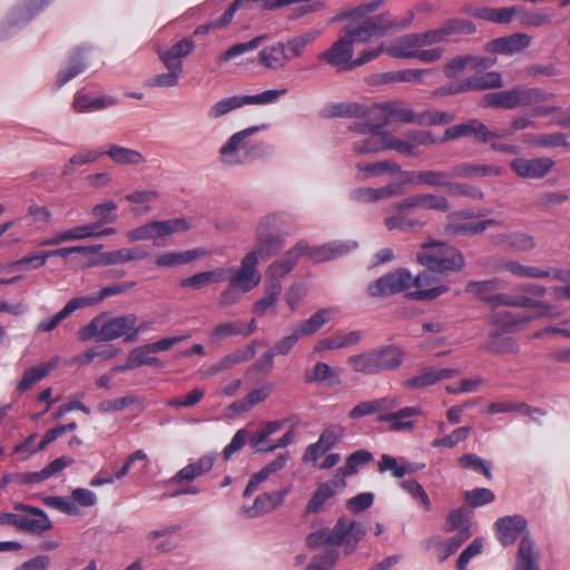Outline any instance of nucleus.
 Segmentation results:
<instances>
[{
  "mask_svg": "<svg viewBox=\"0 0 570 570\" xmlns=\"http://www.w3.org/2000/svg\"><path fill=\"white\" fill-rule=\"evenodd\" d=\"M434 278L428 272L413 277L405 268H399L389 273L367 287L372 297L389 296L401 293L412 286L416 289L409 296L416 301L433 299L448 292L446 285H433Z\"/></svg>",
  "mask_w": 570,
  "mask_h": 570,
  "instance_id": "obj_1",
  "label": "nucleus"
},
{
  "mask_svg": "<svg viewBox=\"0 0 570 570\" xmlns=\"http://www.w3.org/2000/svg\"><path fill=\"white\" fill-rule=\"evenodd\" d=\"M357 247L356 242H332L322 246L308 247L304 242H298L279 258L273 262L267 271V283L277 282L291 273L296 266L298 258L306 255L313 262L320 263L341 257Z\"/></svg>",
  "mask_w": 570,
  "mask_h": 570,
  "instance_id": "obj_2",
  "label": "nucleus"
},
{
  "mask_svg": "<svg viewBox=\"0 0 570 570\" xmlns=\"http://www.w3.org/2000/svg\"><path fill=\"white\" fill-rule=\"evenodd\" d=\"M366 532L363 523L340 517L332 529L324 528L309 533L305 539V544L309 549L322 546L343 547L344 553L350 556L356 550Z\"/></svg>",
  "mask_w": 570,
  "mask_h": 570,
  "instance_id": "obj_3",
  "label": "nucleus"
},
{
  "mask_svg": "<svg viewBox=\"0 0 570 570\" xmlns=\"http://www.w3.org/2000/svg\"><path fill=\"white\" fill-rule=\"evenodd\" d=\"M320 36V30L311 29L285 41L273 42L258 52L257 62L268 70H282L291 61L302 58L306 47Z\"/></svg>",
  "mask_w": 570,
  "mask_h": 570,
  "instance_id": "obj_4",
  "label": "nucleus"
},
{
  "mask_svg": "<svg viewBox=\"0 0 570 570\" xmlns=\"http://www.w3.org/2000/svg\"><path fill=\"white\" fill-rule=\"evenodd\" d=\"M414 14L409 11L406 17L397 19L393 18L390 13H382L362 21H352L344 28V36L348 39L352 46L356 42H368L373 38L384 37L393 30L406 28L413 20Z\"/></svg>",
  "mask_w": 570,
  "mask_h": 570,
  "instance_id": "obj_5",
  "label": "nucleus"
},
{
  "mask_svg": "<svg viewBox=\"0 0 570 570\" xmlns=\"http://www.w3.org/2000/svg\"><path fill=\"white\" fill-rule=\"evenodd\" d=\"M259 130V126H252L230 136L219 149L222 161L229 166H236L250 163L263 156L264 144L249 140V137Z\"/></svg>",
  "mask_w": 570,
  "mask_h": 570,
  "instance_id": "obj_6",
  "label": "nucleus"
},
{
  "mask_svg": "<svg viewBox=\"0 0 570 570\" xmlns=\"http://www.w3.org/2000/svg\"><path fill=\"white\" fill-rule=\"evenodd\" d=\"M105 317L106 315L104 313L99 314L87 325L82 326L78 331L79 340L86 342L95 336H98V341H114L121 336L126 338L130 333V328L137 323V316L135 314L111 317L107 321H105Z\"/></svg>",
  "mask_w": 570,
  "mask_h": 570,
  "instance_id": "obj_7",
  "label": "nucleus"
},
{
  "mask_svg": "<svg viewBox=\"0 0 570 570\" xmlns=\"http://www.w3.org/2000/svg\"><path fill=\"white\" fill-rule=\"evenodd\" d=\"M417 261L432 272H456L464 266L462 254L453 246L442 242H432L422 246Z\"/></svg>",
  "mask_w": 570,
  "mask_h": 570,
  "instance_id": "obj_8",
  "label": "nucleus"
},
{
  "mask_svg": "<svg viewBox=\"0 0 570 570\" xmlns=\"http://www.w3.org/2000/svg\"><path fill=\"white\" fill-rule=\"evenodd\" d=\"M335 313L336 309L334 307L322 308L315 312L309 318L294 325L288 335L278 340L273 345V352H276L277 355L289 354L299 338L316 333Z\"/></svg>",
  "mask_w": 570,
  "mask_h": 570,
  "instance_id": "obj_9",
  "label": "nucleus"
},
{
  "mask_svg": "<svg viewBox=\"0 0 570 570\" xmlns=\"http://www.w3.org/2000/svg\"><path fill=\"white\" fill-rule=\"evenodd\" d=\"M277 222L278 216L269 214L262 217L257 224L256 245L248 253H254L258 261L276 255L284 247V237L274 233Z\"/></svg>",
  "mask_w": 570,
  "mask_h": 570,
  "instance_id": "obj_10",
  "label": "nucleus"
},
{
  "mask_svg": "<svg viewBox=\"0 0 570 570\" xmlns=\"http://www.w3.org/2000/svg\"><path fill=\"white\" fill-rule=\"evenodd\" d=\"M188 227L187 222L181 218L155 220L129 230L126 236L129 242L154 239L155 245L159 246L158 238L187 230Z\"/></svg>",
  "mask_w": 570,
  "mask_h": 570,
  "instance_id": "obj_11",
  "label": "nucleus"
},
{
  "mask_svg": "<svg viewBox=\"0 0 570 570\" xmlns=\"http://www.w3.org/2000/svg\"><path fill=\"white\" fill-rule=\"evenodd\" d=\"M13 510L23 512L14 513L13 527L18 530L41 534L52 528L48 515L39 508L18 502L13 504Z\"/></svg>",
  "mask_w": 570,
  "mask_h": 570,
  "instance_id": "obj_12",
  "label": "nucleus"
},
{
  "mask_svg": "<svg viewBox=\"0 0 570 570\" xmlns=\"http://www.w3.org/2000/svg\"><path fill=\"white\" fill-rule=\"evenodd\" d=\"M474 31L475 27L471 21L464 19H450L439 29L413 33V36L416 38L415 41L417 42V48H423L433 43L442 42L452 35H470Z\"/></svg>",
  "mask_w": 570,
  "mask_h": 570,
  "instance_id": "obj_13",
  "label": "nucleus"
},
{
  "mask_svg": "<svg viewBox=\"0 0 570 570\" xmlns=\"http://www.w3.org/2000/svg\"><path fill=\"white\" fill-rule=\"evenodd\" d=\"M258 259L254 253H247L240 261L238 268H226L230 287H237L243 293L255 288L261 282V274L257 269Z\"/></svg>",
  "mask_w": 570,
  "mask_h": 570,
  "instance_id": "obj_14",
  "label": "nucleus"
},
{
  "mask_svg": "<svg viewBox=\"0 0 570 570\" xmlns=\"http://www.w3.org/2000/svg\"><path fill=\"white\" fill-rule=\"evenodd\" d=\"M353 46L348 39L341 36L327 50L318 55L321 61L335 68L337 72L354 70Z\"/></svg>",
  "mask_w": 570,
  "mask_h": 570,
  "instance_id": "obj_15",
  "label": "nucleus"
},
{
  "mask_svg": "<svg viewBox=\"0 0 570 570\" xmlns=\"http://www.w3.org/2000/svg\"><path fill=\"white\" fill-rule=\"evenodd\" d=\"M499 136L497 132L490 130L479 119H469L454 126H450L444 130L441 141L455 140L463 137H471L476 142L487 144L493 137Z\"/></svg>",
  "mask_w": 570,
  "mask_h": 570,
  "instance_id": "obj_16",
  "label": "nucleus"
},
{
  "mask_svg": "<svg viewBox=\"0 0 570 570\" xmlns=\"http://www.w3.org/2000/svg\"><path fill=\"white\" fill-rule=\"evenodd\" d=\"M350 130L365 136L353 144V150L358 155L375 154L385 150V130H375L368 124L355 121Z\"/></svg>",
  "mask_w": 570,
  "mask_h": 570,
  "instance_id": "obj_17",
  "label": "nucleus"
},
{
  "mask_svg": "<svg viewBox=\"0 0 570 570\" xmlns=\"http://www.w3.org/2000/svg\"><path fill=\"white\" fill-rule=\"evenodd\" d=\"M288 493L289 488H285L279 491L259 494L252 505L242 508V514L250 519L263 517L281 507Z\"/></svg>",
  "mask_w": 570,
  "mask_h": 570,
  "instance_id": "obj_18",
  "label": "nucleus"
},
{
  "mask_svg": "<svg viewBox=\"0 0 570 570\" xmlns=\"http://www.w3.org/2000/svg\"><path fill=\"white\" fill-rule=\"evenodd\" d=\"M346 487V482L338 478H333L317 485L316 490L308 500L304 514H316L323 510L324 504Z\"/></svg>",
  "mask_w": 570,
  "mask_h": 570,
  "instance_id": "obj_19",
  "label": "nucleus"
},
{
  "mask_svg": "<svg viewBox=\"0 0 570 570\" xmlns=\"http://www.w3.org/2000/svg\"><path fill=\"white\" fill-rule=\"evenodd\" d=\"M511 169L522 178L539 179L550 173L554 161L548 157L540 158H515L510 164Z\"/></svg>",
  "mask_w": 570,
  "mask_h": 570,
  "instance_id": "obj_20",
  "label": "nucleus"
},
{
  "mask_svg": "<svg viewBox=\"0 0 570 570\" xmlns=\"http://www.w3.org/2000/svg\"><path fill=\"white\" fill-rule=\"evenodd\" d=\"M502 86L501 75L494 71L485 73H475L468 78L462 85H451L446 89H440L436 92L442 95L458 94L466 90H484L489 88H500Z\"/></svg>",
  "mask_w": 570,
  "mask_h": 570,
  "instance_id": "obj_21",
  "label": "nucleus"
},
{
  "mask_svg": "<svg viewBox=\"0 0 570 570\" xmlns=\"http://www.w3.org/2000/svg\"><path fill=\"white\" fill-rule=\"evenodd\" d=\"M498 540L503 546L513 544L527 529V520L520 514L499 518L494 522Z\"/></svg>",
  "mask_w": 570,
  "mask_h": 570,
  "instance_id": "obj_22",
  "label": "nucleus"
},
{
  "mask_svg": "<svg viewBox=\"0 0 570 570\" xmlns=\"http://www.w3.org/2000/svg\"><path fill=\"white\" fill-rule=\"evenodd\" d=\"M342 432L338 429L331 428L324 430L315 443L309 444L303 455L304 462L316 463L326 452L332 450L340 442Z\"/></svg>",
  "mask_w": 570,
  "mask_h": 570,
  "instance_id": "obj_23",
  "label": "nucleus"
},
{
  "mask_svg": "<svg viewBox=\"0 0 570 570\" xmlns=\"http://www.w3.org/2000/svg\"><path fill=\"white\" fill-rule=\"evenodd\" d=\"M377 374L399 368L404 361L405 351L395 344L380 345L374 348Z\"/></svg>",
  "mask_w": 570,
  "mask_h": 570,
  "instance_id": "obj_24",
  "label": "nucleus"
},
{
  "mask_svg": "<svg viewBox=\"0 0 570 570\" xmlns=\"http://www.w3.org/2000/svg\"><path fill=\"white\" fill-rule=\"evenodd\" d=\"M456 374V370L424 367L417 375L403 381L402 385L409 390L423 389L440 381L451 379Z\"/></svg>",
  "mask_w": 570,
  "mask_h": 570,
  "instance_id": "obj_25",
  "label": "nucleus"
},
{
  "mask_svg": "<svg viewBox=\"0 0 570 570\" xmlns=\"http://www.w3.org/2000/svg\"><path fill=\"white\" fill-rule=\"evenodd\" d=\"M404 176V183L448 188L452 186L451 180L455 177V175H453V170L451 173L439 170L407 171Z\"/></svg>",
  "mask_w": 570,
  "mask_h": 570,
  "instance_id": "obj_26",
  "label": "nucleus"
},
{
  "mask_svg": "<svg viewBox=\"0 0 570 570\" xmlns=\"http://www.w3.org/2000/svg\"><path fill=\"white\" fill-rule=\"evenodd\" d=\"M194 48V40L190 38H184L170 48L159 51L158 56L166 68H174L183 71V59L190 55Z\"/></svg>",
  "mask_w": 570,
  "mask_h": 570,
  "instance_id": "obj_27",
  "label": "nucleus"
},
{
  "mask_svg": "<svg viewBox=\"0 0 570 570\" xmlns=\"http://www.w3.org/2000/svg\"><path fill=\"white\" fill-rule=\"evenodd\" d=\"M422 414L420 406H405L396 409L393 414H386L384 417H377L379 422L390 423V430L394 432L403 430H412L414 426L411 420L414 416Z\"/></svg>",
  "mask_w": 570,
  "mask_h": 570,
  "instance_id": "obj_28",
  "label": "nucleus"
},
{
  "mask_svg": "<svg viewBox=\"0 0 570 570\" xmlns=\"http://www.w3.org/2000/svg\"><path fill=\"white\" fill-rule=\"evenodd\" d=\"M531 38L525 33H513L509 37H501L488 45V50L497 53L513 55L525 49Z\"/></svg>",
  "mask_w": 570,
  "mask_h": 570,
  "instance_id": "obj_29",
  "label": "nucleus"
},
{
  "mask_svg": "<svg viewBox=\"0 0 570 570\" xmlns=\"http://www.w3.org/2000/svg\"><path fill=\"white\" fill-rule=\"evenodd\" d=\"M494 63V60L478 56H459L451 59L444 67V73L449 78H454L463 69H487Z\"/></svg>",
  "mask_w": 570,
  "mask_h": 570,
  "instance_id": "obj_30",
  "label": "nucleus"
},
{
  "mask_svg": "<svg viewBox=\"0 0 570 570\" xmlns=\"http://www.w3.org/2000/svg\"><path fill=\"white\" fill-rule=\"evenodd\" d=\"M97 224H86L75 226L72 228L58 232L53 237L45 239L40 243L41 246H55L65 242L81 240L92 238L96 236Z\"/></svg>",
  "mask_w": 570,
  "mask_h": 570,
  "instance_id": "obj_31",
  "label": "nucleus"
},
{
  "mask_svg": "<svg viewBox=\"0 0 570 570\" xmlns=\"http://www.w3.org/2000/svg\"><path fill=\"white\" fill-rule=\"evenodd\" d=\"M147 256L148 252L141 247L120 248L101 253L97 259V264L104 266L125 264L131 261L144 259Z\"/></svg>",
  "mask_w": 570,
  "mask_h": 570,
  "instance_id": "obj_32",
  "label": "nucleus"
},
{
  "mask_svg": "<svg viewBox=\"0 0 570 570\" xmlns=\"http://www.w3.org/2000/svg\"><path fill=\"white\" fill-rule=\"evenodd\" d=\"M228 271L224 267H218L213 271L196 273L189 277L183 278L179 282V286L183 288L202 289L209 284L226 281Z\"/></svg>",
  "mask_w": 570,
  "mask_h": 570,
  "instance_id": "obj_33",
  "label": "nucleus"
},
{
  "mask_svg": "<svg viewBox=\"0 0 570 570\" xmlns=\"http://www.w3.org/2000/svg\"><path fill=\"white\" fill-rule=\"evenodd\" d=\"M393 208L396 209V214L385 218V226L389 230H416L423 227L424 222L410 217V212L414 207H402L401 202L395 204Z\"/></svg>",
  "mask_w": 570,
  "mask_h": 570,
  "instance_id": "obj_34",
  "label": "nucleus"
},
{
  "mask_svg": "<svg viewBox=\"0 0 570 570\" xmlns=\"http://www.w3.org/2000/svg\"><path fill=\"white\" fill-rule=\"evenodd\" d=\"M214 458L212 455H203L197 461L191 462L179 470L171 479L175 483L183 481L191 482L195 479L206 474L213 469Z\"/></svg>",
  "mask_w": 570,
  "mask_h": 570,
  "instance_id": "obj_35",
  "label": "nucleus"
},
{
  "mask_svg": "<svg viewBox=\"0 0 570 570\" xmlns=\"http://www.w3.org/2000/svg\"><path fill=\"white\" fill-rule=\"evenodd\" d=\"M116 104L117 100L110 96L92 97L82 91H77L73 98L72 108L76 112H91L115 106Z\"/></svg>",
  "mask_w": 570,
  "mask_h": 570,
  "instance_id": "obj_36",
  "label": "nucleus"
},
{
  "mask_svg": "<svg viewBox=\"0 0 570 570\" xmlns=\"http://www.w3.org/2000/svg\"><path fill=\"white\" fill-rule=\"evenodd\" d=\"M206 255L203 248H194L184 252H166L156 257L155 264L158 267H174L189 264Z\"/></svg>",
  "mask_w": 570,
  "mask_h": 570,
  "instance_id": "obj_37",
  "label": "nucleus"
},
{
  "mask_svg": "<svg viewBox=\"0 0 570 570\" xmlns=\"http://www.w3.org/2000/svg\"><path fill=\"white\" fill-rule=\"evenodd\" d=\"M137 461H144V462H147L148 461V456L146 454V452L144 450H136L135 452H132L125 461L124 465L121 466V469L119 471H117L115 473V475H109L108 473L104 472V471H100L98 472V474L92 478L89 482V484L91 487H100V485H104V484H109V483H112L115 480H120L122 479L125 475H127V473L129 472L131 465L137 462Z\"/></svg>",
  "mask_w": 570,
  "mask_h": 570,
  "instance_id": "obj_38",
  "label": "nucleus"
},
{
  "mask_svg": "<svg viewBox=\"0 0 570 570\" xmlns=\"http://www.w3.org/2000/svg\"><path fill=\"white\" fill-rule=\"evenodd\" d=\"M400 193L396 184L386 185L380 188L358 187L351 191V198L358 203H374Z\"/></svg>",
  "mask_w": 570,
  "mask_h": 570,
  "instance_id": "obj_39",
  "label": "nucleus"
},
{
  "mask_svg": "<svg viewBox=\"0 0 570 570\" xmlns=\"http://www.w3.org/2000/svg\"><path fill=\"white\" fill-rule=\"evenodd\" d=\"M500 223L494 219L482 222L455 223L451 222L444 227V234L451 237L473 236L483 233L490 226H498Z\"/></svg>",
  "mask_w": 570,
  "mask_h": 570,
  "instance_id": "obj_40",
  "label": "nucleus"
},
{
  "mask_svg": "<svg viewBox=\"0 0 570 570\" xmlns=\"http://www.w3.org/2000/svg\"><path fill=\"white\" fill-rule=\"evenodd\" d=\"M552 92H548L541 88H524V87H514L513 88V98H514V108L518 107H528L534 104H540L548 101L553 98Z\"/></svg>",
  "mask_w": 570,
  "mask_h": 570,
  "instance_id": "obj_41",
  "label": "nucleus"
},
{
  "mask_svg": "<svg viewBox=\"0 0 570 570\" xmlns=\"http://www.w3.org/2000/svg\"><path fill=\"white\" fill-rule=\"evenodd\" d=\"M413 33L401 36L386 46L385 53L394 59H411L417 50Z\"/></svg>",
  "mask_w": 570,
  "mask_h": 570,
  "instance_id": "obj_42",
  "label": "nucleus"
},
{
  "mask_svg": "<svg viewBox=\"0 0 570 570\" xmlns=\"http://www.w3.org/2000/svg\"><path fill=\"white\" fill-rule=\"evenodd\" d=\"M401 206L404 207H421L425 209H435L440 212H446L449 209V202L443 196H436L433 194H420L407 197L401 200Z\"/></svg>",
  "mask_w": 570,
  "mask_h": 570,
  "instance_id": "obj_43",
  "label": "nucleus"
},
{
  "mask_svg": "<svg viewBox=\"0 0 570 570\" xmlns=\"http://www.w3.org/2000/svg\"><path fill=\"white\" fill-rule=\"evenodd\" d=\"M502 287V281L499 278H492L488 281H472L465 286V292L480 298L481 301L488 302L490 305L493 302V297Z\"/></svg>",
  "mask_w": 570,
  "mask_h": 570,
  "instance_id": "obj_44",
  "label": "nucleus"
},
{
  "mask_svg": "<svg viewBox=\"0 0 570 570\" xmlns=\"http://www.w3.org/2000/svg\"><path fill=\"white\" fill-rule=\"evenodd\" d=\"M56 365L57 362L55 360H51L47 363H42L40 365H36L26 370L22 375V379L18 383V391L24 393L28 390H30L33 384L38 383L43 377H46L56 367Z\"/></svg>",
  "mask_w": 570,
  "mask_h": 570,
  "instance_id": "obj_45",
  "label": "nucleus"
},
{
  "mask_svg": "<svg viewBox=\"0 0 570 570\" xmlns=\"http://www.w3.org/2000/svg\"><path fill=\"white\" fill-rule=\"evenodd\" d=\"M372 460L373 454L371 452L363 449L357 450L346 458L345 464L336 470L334 478H338L345 481V478L357 473L361 465H364Z\"/></svg>",
  "mask_w": 570,
  "mask_h": 570,
  "instance_id": "obj_46",
  "label": "nucleus"
},
{
  "mask_svg": "<svg viewBox=\"0 0 570 570\" xmlns=\"http://www.w3.org/2000/svg\"><path fill=\"white\" fill-rule=\"evenodd\" d=\"M272 384H265L250 391L244 399L232 403L230 409L235 412H247L255 405L264 402L272 393Z\"/></svg>",
  "mask_w": 570,
  "mask_h": 570,
  "instance_id": "obj_47",
  "label": "nucleus"
},
{
  "mask_svg": "<svg viewBox=\"0 0 570 570\" xmlns=\"http://www.w3.org/2000/svg\"><path fill=\"white\" fill-rule=\"evenodd\" d=\"M356 168L363 174L361 179L379 177L384 174H396L401 171L400 165L392 160H382L376 163H358Z\"/></svg>",
  "mask_w": 570,
  "mask_h": 570,
  "instance_id": "obj_48",
  "label": "nucleus"
},
{
  "mask_svg": "<svg viewBox=\"0 0 570 570\" xmlns=\"http://www.w3.org/2000/svg\"><path fill=\"white\" fill-rule=\"evenodd\" d=\"M491 306L493 308L499 306L535 308L537 302L532 297L521 295L515 289L512 293H495Z\"/></svg>",
  "mask_w": 570,
  "mask_h": 570,
  "instance_id": "obj_49",
  "label": "nucleus"
},
{
  "mask_svg": "<svg viewBox=\"0 0 570 570\" xmlns=\"http://www.w3.org/2000/svg\"><path fill=\"white\" fill-rule=\"evenodd\" d=\"M82 302L78 297L71 298L61 311L49 320H43L37 325V332L46 333L53 331L65 318L70 316L77 309L82 308Z\"/></svg>",
  "mask_w": 570,
  "mask_h": 570,
  "instance_id": "obj_50",
  "label": "nucleus"
},
{
  "mask_svg": "<svg viewBox=\"0 0 570 570\" xmlns=\"http://www.w3.org/2000/svg\"><path fill=\"white\" fill-rule=\"evenodd\" d=\"M87 67L88 63L83 59L82 49L77 50L71 57L69 66L58 72L56 81L57 87H62L65 83L85 71Z\"/></svg>",
  "mask_w": 570,
  "mask_h": 570,
  "instance_id": "obj_51",
  "label": "nucleus"
},
{
  "mask_svg": "<svg viewBox=\"0 0 570 570\" xmlns=\"http://www.w3.org/2000/svg\"><path fill=\"white\" fill-rule=\"evenodd\" d=\"M87 67L88 63L83 59L82 49L77 50L71 57L69 66L58 72L56 81L57 87H62L65 83L85 71Z\"/></svg>",
  "mask_w": 570,
  "mask_h": 570,
  "instance_id": "obj_52",
  "label": "nucleus"
},
{
  "mask_svg": "<svg viewBox=\"0 0 570 570\" xmlns=\"http://www.w3.org/2000/svg\"><path fill=\"white\" fill-rule=\"evenodd\" d=\"M517 10L511 8H478L471 14L478 19L487 20L495 23H509L514 17Z\"/></svg>",
  "mask_w": 570,
  "mask_h": 570,
  "instance_id": "obj_53",
  "label": "nucleus"
},
{
  "mask_svg": "<svg viewBox=\"0 0 570 570\" xmlns=\"http://www.w3.org/2000/svg\"><path fill=\"white\" fill-rule=\"evenodd\" d=\"M347 363L354 372L364 375L377 374L374 348L350 356Z\"/></svg>",
  "mask_w": 570,
  "mask_h": 570,
  "instance_id": "obj_54",
  "label": "nucleus"
},
{
  "mask_svg": "<svg viewBox=\"0 0 570 570\" xmlns=\"http://www.w3.org/2000/svg\"><path fill=\"white\" fill-rule=\"evenodd\" d=\"M361 117L366 119V121H361L362 124H368V127L375 130H383V127L390 122L387 104L382 102L364 108V114H361Z\"/></svg>",
  "mask_w": 570,
  "mask_h": 570,
  "instance_id": "obj_55",
  "label": "nucleus"
},
{
  "mask_svg": "<svg viewBox=\"0 0 570 570\" xmlns=\"http://www.w3.org/2000/svg\"><path fill=\"white\" fill-rule=\"evenodd\" d=\"M105 154L112 161L120 165H139L145 163V157L139 151L119 145H111Z\"/></svg>",
  "mask_w": 570,
  "mask_h": 570,
  "instance_id": "obj_56",
  "label": "nucleus"
},
{
  "mask_svg": "<svg viewBox=\"0 0 570 570\" xmlns=\"http://www.w3.org/2000/svg\"><path fill=\"white\" fill-rule=\"evenodd\" d=\"M281 292L282 284H278L277 282L267 283L263 297L253 304V313L257 316H263L267 309L277 303Z\"/></svg>",
  "mask_w": 570,
  "mask_h": 570,
  "instance_id": "obj_57",
  "label": "nucleus"
},
{
  "mask_svg": "<svg viewBox=\"0 0 570 570\" xmlns=\"http://www.w3.org/2000/svg\"><path fill=\"white\" fill-rule=\"evenodd\" d=\"M503 168L497 165H471L462 164L453 168L455 177H471V176H501Z\"/></svg>",
  "mask_w": 570,
  "mask_h": 570,
  "instance_id": "obj_58",
  "label": "nucleus"
},
{
  "mask_svg": "<svg viewBox=\"0 0 570 570\" xmlns=\"http://www.w3.org/2000/svg\"><path fill=\"white\" fill-rule=\"evenodd\" d=\"M386 104L390 115V121L420 125V112L416 114L413 109L406 107L403 101L396 100L389 101Z\"/></svg>",
  "mask_w": 570,
  "mask_h": 570,
  "instance_id": "obj_59",
  "label": "nucleus"
},
{
  "mask_svg": "<svg viewBox=\"0 0 570 570\" xmlns=\"http://www.w3.org/2000/svg\"><path fill=\"white\" fill-rule=\"evenodd\" d=\"M135 285H136L135 282H130V283H125V284H119V285L106 286V287L101 288L96 294L81 296V297H78V299H79V302H82L81 303L82 308L88 307V306H94V305L98 304L99 302H101L102 299H105L106 297L121 294V293L132 288Z\"/></svg>",
  "mask_w": 570,
  "mask_h": 570,
  "instance_id": "obj_60",
  "label": "nucleus"
},
{
  "mask_svg": "<svg viewBox=\"0 0 570 570\" xmlns=\"http://www.w3.org/2000/svg\"><path fill=\"white\" fill-rule=\"evenodd\" d=\"M517 570H539L533 542L529 537H523L520 542Z\"/></svg>",
  "mask_w": 570,
  "mask_h": 570,
  "instance_id": "obj_61",
  "label": "nucleus"
},
{
  "mask_svg": "<svg viewBox=\"0 0 570 570\" xmlns=\"http://www.w3.org/2000/svg\"><path fill=\"white\" fill-rule=\"evenodd\" d=\"M244 96H233L228 98H224L213 105L208 110V117L212 119H217L232 110L240 108L245 106Z\"/></svg>",
  "mask_w": 570,
  "mask_h": 570,
  "instance_id": "obj_62",
  "label": "nucleus"
},
{
  "mask_svg": "<svg viewBox=\"0 0 570 570\" xmlns=\"http://www.w3.org/2000/svg\"><path fill=\"white\" fill-rule=\"evenodd\" d=\"M482 104L485 107L514 109L513 88L487 94L482 98Z\"/></svg>",
  "mask_w": 570,
  "mask_h": 570,
  "instance_id": "obj_63",
  "label": "nucleus"
},
{
  "mask_svg": "<svg viewBox=\"0 0 570 570\" xmlns=\"http://www.w3.org/2000/svg\"><path fill=\"white\" fill-rule=\"evenodd\" d=\"M340 558V551L331 548L315 556L306 567V570H332Z\"/></svg>",
  "mask_w": 570,
  "mask_h": 570,
  "instance_id": "obj_64",
  "label": "nucleus"
}]
</instances>
